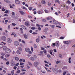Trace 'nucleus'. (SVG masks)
Instances as JSON below:
<instances>
[{
  "label": "nucleus",
  "instance_id": "nucleus-1",
  "mask_svg": "<svg viewBox=\"0 0 75 75\" xmlns=\"http://www.w3.org/2000/svg\"><path fill=\"white\" fill-rule=\"evenodd\" d=\"M5 52L6 53L10 54V53L11 52V50H10L9 48H7L6 50H5Z\"/></svg>",
  "mask_w": 75,
  "mask_h": 75
},
{
  "label": "nucleus",
  "instance_id": "nucleus-2",
  "mask_svg": "<svg viewBox=\"0 0 75 75\" xmlns=\"http://www.w3.org/2000/svg\"><path fill=\"white\" fill-rule=\"evenodd\" d=\"M39 64H40V63L37 62H35L34 63V65L35 67H37V65H39Z\"/></svg>",
  "mask_w": 75,
  "mask_h": 75
},
{
  "label": "nucleus",
  "instance_id": "nucleus-3",
  "mask_svg": "<svg viewBox=\"0 0 75 75\" xmlns=\"http://www.w3.org/2000/svg\"><path fill=\"white\" fill-rule=\"evenodd\" d=\"M14 44L15 45H16V46H18L19 45V42L17 41H15L14 42Z\"/></svg>",
  "mask_w": 75,
  "mask_h": 75
},
{
  "label": "nucleus",
  "instance_id": "nucleus-4",
  "mask_svg": "<svg viewBox=\"0 0 75 75\" xmlns=\"http://www.w3.org/2000/svg\"><path fill=\"white\" fill-rule=\"evenodd\" d=\"M25 25L27 26V27H28L30 26V23L27 21H26L25 23Z\"/></svg>",
  "mask_w": 75,
  "mask_h": 75
},
{
  "label": "nucleus",
  "instance_id": "nucleus-5",
  "mask_svg": "<svg viewBox=\"0 0 75 75\" xmlns=\"http://www.w3.org/2000/svg\"><path fill=\"white\" fill-rule=\"evenodd\" d=\"M7 40L8 42V43H11L12 41V40H11V39L10 38H8Z\"/></svg>",
  "mask_w": 75,
  "mask_h": 75
},
{
  "label": "nucleus",
  "instance_id": "nucleus-6",
  "mask_svg": "<svg viewBox=\"0 0 75 75\" xmlns=\"http://www.w3.org/2000/svg\"><path fill=\"white\" fill-rule=\"evenodd\" d=\"M15 3L16 4H20V2L18 0H16L15 1Z\"/></svg>",
  "mask_w": 75,
  "mask_h": 75
},
{
  "label": "nucleus",
  "instance_id": "nucleus-7",
  "mask_svg": "<svg viewBox=\"0 0 75 75\" xmlns=\"http://www.w3.org/2000/svg\"><path fill=\"white\" fill-rule=\"evenodd\" d=\"M55 44L56 45V46L57 47H58V46L59 45V41H57L56 42Z\"/></svg>",
  "mask_w": 75,
  "mask_h": 75
},
{
  "label": "nucleus",
  "instance_id": "nucleus-8",
  "mask_svg": "<svg viewBox=\"0 0 75 75\" xmlns=\"http://www.w3.org/2000/svg\"><path fill=\"white\" fill-rule=\"evenodd\" d=\"M1 39L3 41H6V37L5 36H3L2 37Z\"/></svg>",
  "mask_w": 75,
  "mask_h": 75
},
{
  "label": "nucleus",
  "instance_id": "nucleus-9",
  "mask_svg": "<svg viewBox=\"0 0 75 75\" xmlns=\"http://www.w3.org/2000/svg\"><path fill=\"white\" fill-rule=\"evenodd\" d=\"M53 52V50H51L49 52V53H50V54H51L52 55H53V56H54V54H52Z\"/></svg>",
  "mask_w": 75,
  "mask_h": 75
},
{
  "label": "nucleus",
  "instance_id": "nucleus-10",
  "mask_svg": "<svg viewBox=\"0 0 75 75\" xmlns=\"http://www.w3.org/2000/svg\"><path fill=\"white\" fill-rule=\"evenodd\" d=\"M70 42H71V41H65L64 42V44H68H68H69V43H70Z\"/></svg>",
  "mask_w": 75,
  "mask_h": 75
},
{
  "label": "nucleus",
  "instance_id": "nucleus-11",
  "mask_svg": "<svg viewBox=\"0 0 75 75\" xmlns=\"http://www.w3.org/2000/svg\"><path fill=\"white\" fill-rule=\"evenodd\" d=\"M19 13H20L21 14L22 16H23L24 14H25V13L23 11H19Z\"/></svg>",
  "mask_w": 75,
  "mask_h": 75
},
{
  "label": "nucleus",
  "instance_id": "nucleus-12",
  "mask_svg": "<svg viewBox=\"0 0 75 75\" xmlns=\"http://www.w3.org/2000/svg\"><path fill=\"white\" fill-rule=\"evenodd\" d=\"M21 27L24 29V30H26V27L24 26V25H21Z\"/></svg>",
  "mask_w": 75,
  "mask_h": 75
},
{
  "label": "nucleus",
  "instance_id": "nucleus-13",
  "mask_svg": "<svg viewBox=\"0 0 75 75\" xmlns=\"http://www.w3.org/2000/svg\"><path fill=\"white\" fill-rule=\"evenodd\" d=\"M30 60L31 61H34L35 59H34V58L33 57H31L30 58Z\"/></svg>",
  "mask_w": 75,
  "mask_h": 75
},
{
  "label": "nucleus",
  "instance_id": "nucleus-14",
  "mask_svg": "<svg viewBox=\"0 0 75 75\" xmlns=\"http://www.w3.org/2000/svg\"><path fill=\"white\" fill-rule=\"evenodd\" d=\"M53 23L54 24H56V25L58 24V22H57V21L55 20H54L53 21Z\"/></svg>",
  "mask_w": 75,
  "mask_h": 75
},
{
  "label": "nucleus",
  "instance_id": "nucleus-15",
  "mask_svg": "<svg viewBox=\"0 0 75 75\" xmlns=\"http://www.w3.org/2000/svg\"><path fill=\"white\" fill-rule=\"evenodd\" d=\"M25 50L26 52H29V51H30V49L28 48H25Z\"/></svg>",
  "mask_w": 75,
  "mask_h": 75
},
{
  "label": "nucleus",
  "instance_id": "nucleus-16",
  "mask_svg": "<svg viewBox=\"0 0 75 75\" xmlns=\"http://www.w3.org/2000/svg\"><path fill=\"white\" fill-rule=\"evenodd\" d=\"M3 50H6L7 49V47L6 46H4V47H3Z\"/></svg>",
  "mask_w": 75,
  "mask_h": 75
},
{
  "label": "nucleus",
  "instance_id": "nucleus-17",
  "mask_svg": "<svg viewBox=\"0 0 75 75\" xmlns=\"http://www.w3.org/2000/svg\"><path fill=\"white\" fill-rule=\"evenodd\" d=\"M52 17H48L47 18V20H51V19H52Z\"/></svg>",
  "mask_w": 75,
  "mask_h": 75
},
{
  "label": "nucleus",
  "instance_id": "nucleus-18",
  "mask_svg": "<svg viewBox=\"0 0 75 75\" xmlns=\"http://www.w3.org/2000/svg\"><path fill=\"white\" fill-rule=\"evenodd\" d=\"M39 53L40 55H43V54H44L43 52H42V51H40Z\"/></svg>",
  "mask_w": 75,
  "mask_h": 75
},
{
  "label": "nucleus",
  "instance_id": "nucleus-19",
  "mask_svg": "<svg viewBox=\"0 0 75 75\" xmlns=\"http://www.w3.org/2000/svg\"><path fill=\"white\" fill-rule=\"evenodd\" d=\"M14 35V37H16L17 35H16V33H12L11 34V35Z\"/></svg>",
  "mask_w": 75,
  "mask_h": 75
},
{
  "label": "nucleus",
  "instance_id": "nucleus-20",
  "mask_svg": "<svg viewBox=\"0 0 75 75\" xmlns=\"http://www.w3.org/2000/svg\"><path fill=\"white\" fill-rule=\"evenodd\" d=\"M5 2H6V3H10V1H8V0H4Z\"/></svg>",
  "mask_w": 75,
  "mask_h": 75
},
{
  "label": "nucleus",
  "instance_id": "nucleus-21",
  "mask_svg": "<svg viewBox=\"0 0 75 75\" xmlns=\"http://www.w3.org/2000/svg\"><path fill=\"white\" fill-rule=\"evenodd\" d=\"M21 8H22L23 9H25V10H27V9L26 8H25V7L23 6H22Z\"/></svg>",
  "mask_w": 75,
  "mask_h": 75
},
{
  "label": "nucleus",
  "instance_id": "nucleus-22",
  "mask_svg": "<svg viewBox=\"0 0 75 75\" xmlns=\"http://www.w3.org/2000/svg\"><path fill=\"white\" fill-rule=\"evenodd\" d=\"M28 8L29 10L31 11L32 9H33V7L31 6H30L28 7Z\"/></svg>",
  "mask_w": 75,
  "mask_h": 75
},
{
  "label": "nucleus",
  "instance_id": "nucleus-23",
  "mask_svg": "<svg viewBox=\"0 0 75 75\" xmlns=\"http://www.w3.org/2000/svg\"><path fill=\"white\" fill-rule=\"evenodd\" d=\"M55 3H58L59 4H60V1L59 0H56L55 1Z\"/></svg>",
  "mask_w": 75,
  "mask_h": 75
},
{
  "label": "nucleus",
  "instance_id": "nucleus-24",
  "mask_svg": "<svg viewBox=\"0 0 75 75\" xmlns=\"http://www.w3.org/2000/svg\"><path fill=\"white\" fill-rule=\"evenodd\" d=\"M66 3L68 4H71V2L69 0H68Z\"/></svg>",
  "mask_w": 75,
  "mask_h": 75
},
{
  "label": "nucleus",
  "instance_id": "nucleus-25",
  "mask_svg": "<svg viewBox=\"0 0 75 75\" xmlns=\"http://www.w3.org/2000/svg\"><path fill=\"white\" fill-rule=\"evenodd\" d=\"M42 4H45L46 2H45V1H42Z\"/></svg>",
  "mask_w": 75,
  "mask_h": 75
},
{
  "label": "nucleus",
  "instance_id": "nucleus-26",
  "mask_svg": "<svg viewBox=\"0 0 75 75\" xmlns=\"http://www.w3.org/2000/svg\"><path fill=\"white\" fill-rule=\"evenodd\" d=\"M16 53L17 54H21V52H20V51L19 50H17V51Z\"/></svg>",
  "mask_w": 75,
  "mask_h": 75
},
{
  "label": "nucleus",
  "instance_id": "nucleus-27",
  "mask_svg": "<svg viewBox=\"0 0 75 75\" xmlns=\"http://www.w3.org/2000/svg\"><path fill=\"white\" fill-rule=\"evenodd\" d=\"M15 60L16 61H19V58L16 57H15Z\"/></svg>",
  "mask_w": 75,
  "mask_h": 75
},
{
  "label": "nucleus",
  "instance_id": "nucleus-28",
  "mask_svg": "<svg viewBox=\"0 0 75 75\" xmlns=\"http://www.w3.org/2000/svg\"><path fill=\"white\" fill-rule=\"evenodd\" d=\"M23 35L24 37L25 38V39H27V35L25 34H24Z\"/></svg>",
  "mask_w": 75,
  "mask_h": 75
},
{
  "label": "nucleus",
  "instance_id": "nucleus-29",
  "mask_svg": "<svg viewBox=\"0 0 75 75\" xmlns=\"http://www.w3.org/2000/svg\"><path fill=\"white\" fill-rule=\"evenodd\" d=\"M71 58L69 57V63H71Z\"/></svg>",
  "mask_w": 75,
  "mask_h": 75
},
{
  "label": "nucleus",
  "instance_id": "nucleus-30",
  "mask_svg": "<svg viewBox=\"0 0 75 75\" xmlns=\"http://www.w3.org/2000/svg\"><path fill=\"white\" fill-rule=\"evenodd\" d=\"M36 41L37 42H39V41H40V40L39 39V38H37L36 39Z\"/></svg>",
  "mask_w": 75,
  "mask_h": 75
},
{
  "label": "nucleus",
  "instance_id": "nucleus-31",
  "mask_svg": "<svg viewBox=\"0 0 75 75\" xmlns=\"http://www.w3.org/2000/svg\"><path fill=\"white\" fill-rule=\"evenodd\" d=\"M2 47H3V45L2 44H0V48H1Z\"/></svg>",
  "mask_w": 75,
  "mask_h": 75
},
{
  "label": "nucleus",
  "instance_id": "nucleus-32",
  "mask_svg": "<svg viewBox=\"0 0 75 75\" xmlns=\"http://www.w3.org/2000/svg\"><path fill=\"white\" fill-rule=\"evenodd\" d=\"M63 69H67V67L64 66L62 68Z\"/></svg>",
  "mask_w": 75,
  "mask_h": 75
},
{
  "label": "nucleus",
  "instance_id": "nucleus-33",
  "mask_svg": "<svg viewBox=\"0 0 75 75\" xmlns=\"http://www.w3.org/2000/svg\"><path fill=\"white\" fill-rule=\"evenodd\" d=\"M14 70H13L11 71V75H14Z\"/></svg>",
  "mask_w": 75,
  "mask_h": 75
},
{
  "label": "nucleus",
  "instance_id": "nucleus-34",
  "mask_svg": "<svg viewBox=\"0 0 75 75\" xmlns=\"http://www.w3.org/2000/svg\"><path fill=\"white\" fill-rule=\"evenodd\" d=\"M45 11L46 13H49V11H48L47 10H45Z\"/></svg>",
  "mask_w": 75,
  "mask_h": 75
},
{
  "label": "nucleus",
  "instance_id": "nucleus-35",
  "mask_svg": "<svg viewBox=\"0 0 75 75\" xmlns=\"http://www.w3.org/2000/svg\"><path fill=\"white\" fill-rule=\"evenodd\" d=\"M59 56L60 58H62V56L60 54H59Z\"/></svg>",
  "mask_w": 75,
  "mask_h": 75
},
{
  "label": "nucleus",
  "instance_id": "nucleus-36",
  "mask_svg": "<svg viewBox=\"0 0 75 75\" xmlns=\"http://www.w3.org/2000/svg\"><path fill=\"white\" fill-rule=\"evenodd\" d=\"M5 53H1V55H2V56H4L5 55Z\"/></svg>",
  "mask_w": 75,
  "mask_h": 75
},
{
  "label": "nucleus",
  "instance_id": "nucleus-37",
  "mask_svg": "<svg viewBox=\"0 0 75 75\" xmlns=\"http://www.w3.org/2000/svg\"><path fill=\"white\" fill-rule=\"evenodd\" d=\"M25 74V72H23V73H21L20 74L21 75H24Z\"/></svg>",
  "mask_w": 75,
  "mask_h": 75
},
{
  "label": "nucleus",
  "instance_id": "nucleus-38",
  "mask_svg": "<svg viewBox=\"0 0 75 75\" xmlns=\"http://www.w3.org/2000/svg\"><path fill=\"white\" fill-rule=\"evenodd\" d=\"M18 50H20V51H22V48L21 47H19L18 48Z\"/></svg>",
  "mask_w": 75,
  "mask_h": 75
},
{
  "label": "nucleus",
  "instance_id": "nucleus-39",
  "mask_svg": "<svg viewBox=\"0 0 75 75\" xmlns=\"http://www.w3.org/2000/svg\"><path fill=\"white\" fill-rule=\"evenodd\" d=\"M56 45H55V43H53L52 44V46L53 47H54V46H55Z\"/></svg>",
  "mask_w": 75,
  "mask_h": 75
},
{
  "label": "nucleus",
  "instance_id": "nucleus-40",
  "mask_svg": "<svg viewBox=\"0 0 75 75\" xmlns=\"http://www.w3.org/2000/svg\"><path fill=\"white\" fill-rule=\"evenodd\" d=\"M48 30V28H45V30H44V31H45V32H47Z\"/></svg>",
  "mask_w": 75,
  "mask_h": 75
},
{
  "label": "nucleus",
  "instance_id": "nucleus-41",
  "mask_svg": "<svg viewBox=\"0 0 75 75\" xmlns=\"http://www.w3.org/2000/svg\"><path fill=\"white\" fill-rule=\"evenodd\" d=\"M8 13V10H6L4 12V13H6V14H7Z\"/></svg>",
  "mask_w": 75,
  "mask_h": 75
},
{
  "label": "nucleus",
  "instance_id": "nucleus-42",
  "mask_svg": "<svg viewBox=\"0 0 75 75\" xmlns=\"http://www.w3.org/2000/svg\"><path fill=\"white\" fill-rule=\"evenodd\" d=\"M5 57H10V55L9 54H7L5 55Z\"/></svg>",
  "mask_w": 75,
  "mask_h": 75
},
{
  "label": "nucleus",
  "instance_id": "nucleus-43",
  "mask_svg": "<svg viewBox=\"0 0 75 75\" xmlns=\"http://www.w3.org/2000/svg\"><path fill=\"white\" fill-rule=\"evenodd\" d=\"M20 72H21L20 70H18V71H17L16 73H17V74H19V73H20Z\"/></svg>",
  "mask_w": 75,
  "mask_h": 75
},
{
  "label": "nucleus",
  "instance_id": "nucleus-44",
  "mask_svg": "<svg viewBox=\"0 0 75 75\" xmlns=\"http://www.w3.org/2000/svg\"><path fill=\"white\" fill-rule=\"evenodd\" d=\"M66 73H67V71H65L63 73V75H65V74H66Z\"/></svg>",
  "mask_w": 75,
  "mask_h": 75
},
{
  "label": "nucleus",
  "instance_id": "nucleus-45",
  "mask_svg": "<svg viewBox=\"0 0 75 75\" xmlns=\"http://www.w3.org/2000/svg\"><path fill=\"white\" fill-rule=\"evenodd\" d=\"M4 17H5V16H6V17H8V15L7 14H5L4 15Z\"/></svg>",
  "mask_w": 75,
  "mask_h": 75
},
{
  "label": "nucleus",
  "instance_id": "nucleus-46",
  "mask_svg": "<svg viewBox=\"0 0 75 75\" xmlns=\"http://www.w3.org/2000/svg\"><path fill=\"white\" fill-rule=\"evenodd\" d=\"M34 47L35 48H37V45L35 44H34Z\"/></svg>",
  "mask_w": 75,
  "mask_h": 75
},
{
  "label": "nucleus",
  "instance_id": "nucleus-47",
  "mask_svg": "<svg viewBox=\"0 0 75 75\" xmlns=\"http://www.w3.org/2000/svg\"><path fill=\"white\" fill-rule=\"evenodd\" d=\"M50 26L52 28H54V26H55L54 25H50Z\"/></svg>",
  "mask_w": 75,
  "mask_h": 75
},
{
  "label": "nucleus",
  "instance_id": "nucleus-48",
  "mask_svg": "<svg viewBox=\"0 0 75 75\" xmlns=\"http://www.w3.org/2000/svg\"><path fill=\"white\" fill-rule=\"evenodd\" d=\"M43 52L45 53V54H46V53H47V51L46 50H45L43 51Z\"/></svg>",
  "mask_w": 75,
  "mask_h": 75
},
{
  "label": "nucleus",
  "instance_id": "nucleus-49",
  "mask_svg": "<svg viewBox=\"0 0 75 75\" xmlns=\"http://www.w3.org/2000/svg\"><path fill=\"white\" fill-rule=\"evenodd\" d=\"M10 25H8V30H10Z\"/></svg>",
  "mask_w": 75,
  "mask_h": 75
},
{
  "label": "nucleus",
  "instance_id": "nucleus-50",
  "mask_svg": "<svg viewBox=\"0 0 75 75\" xmlns=\"http://www.w3.org/2000/svg\"><path fill=\"white\" fill-rule=\"evenodd\" d=\"M31 29L32 30H35V27H33L31 28Z\"/></svg>",
  "mask_w": 75,
  "mask_h": 75
},
{
  "label": "nucleus",
  "instance_id": "nucleus-51",
  "mask_svg": "<svg viewBox=\"0 0 75 75\" xmlns=\"http://www.w3.org/2000/svg\"><path fill=\"white\" fill-rule=\"evenodd\" d=\"M9 6H10V8H13V7L11 6V4H10V5H9Z\"/></svg>",
  "mask_w": 75,
  "mask_h": 75
},
{
  "label": "nucleus",
  "instance_id": "nucleus-52",
  "mask_svg": "<svg viewBox=\"0 0 75 75\" xmlns=\"http://www.w3.org/2000/svg\"><path fill=\"white\" fill-rule=\"evenodd\" d=\"M64 37H61L60 38V39H61V40H63L64 38Z\"/></svg>",
  "mask_w": 75,
  "mask_h": 75
},
{
  "label": "nucleus",
  "instance_id": "nucleus-53",
  "mask_svg": "<svg viewBox=\"0 0 75 75\" xmlns=\"http://www.w3.org/2000/svg\"><path fill=\"white\" fill-rule=\"evenodd\" d=\"M13 69H15V70H16V69H17V67H16V66H14L13 67Z\"/></svg>",
  "mask_w": 75,
  "mask_h": 75
},
{
  "label": "nucleus",
  "instance_id": "nucleus-54",
  "mask_svg": "<svg viewBox=\"0 0 75 75\" xmlns=\"http://www.w3.org/2000/svg\"><path fill=\"white\" fill-rule=\"evenodd\" d=\"M42 21L43 22H46V20L45 19H42Z\"/></svg>",
  "mask_w": 75,
  "mask_h": 75
},
{
  "label": "nucleus",
  "instance_id": "nucleus-55",
  "mask_svg": "<svg viewBox=\"0 0 75 75\" xmlns=\"http://www.w3.org/2000/svg\"><path fill=\"white\" fill-rule=\"evenodd\" d=\"M37 33H35V32H33L32 33V34H33L34 35H35V34H37Z\"/></svg>",
  "mask_w": 75,
  "mask_h": 75
},
{
  "label": "nucleus",
  "instance_id": "nucleus-56",
  "mask_svg": "<svg viewBox=\"0 0 75 75\" xmlns=\"http://www.w3.org/2000/svg\"><path fill=\"white\" fill-rule=\"evenodd\" d=\"M12 24L13 25V26H15V25H16V23H12Z\"/></svg>",
  "mask_w": 75,
  "mask_h": 75
},
{
  "label": "nucleus",
  "instance_id": "nucleus-57",
  "mask_svg": "<svg viewBox=\"0 0 75 75\" xmlns=\"http://www.w3.org/2000/svg\"><path fill=\"white\" fill-rule=\"evenodd\" d=\"M12 15H13V16H14V15H15V14L14 13V12H12Z\"/></svg>",
  "mask_w": 75,
  "mask_h": 75
},
{
  "label": "nucleus",
  "instance_id": "nucleus-58",
  "mask_svg": "<svg viewBox=\"0 0 75 75\" xmlns=\"http://www.w3.org/2000/svg\"><path fill=\"white\" fill-rule=\"evenodd\" d=\"M20 64V63H17L16 65H15L16 66H18V65H19Z\"/></svg>",
  "mask_w": 75,
  "mask_h": 75
},
{
  "label": "nucleus",
  "instance_id": "nucleus-59",
  "mask_svg": "<svg viewBox=\"0 0 75 75\" xmlns=\"http://www.w3.org/2000/svg\"><path fill=\"white\" fill-rule=\"evenodd\" d=\"M4 61H8V60L7 59H6V58H4Z\"/></svg>",
  "mask_w": 75,
  "mask_h": 75
},
{
  "label": "nucleus",
  "instance_id": "nucleus-60",
  "mask_svg": "<svg viewBox=\"0 0 75 75\" xmlns=\"http://www.w3.org/2000/svg\"><path fill=\"white\" fill-rule=\"evenodd\" d=\"M20 65H24V63L20 62Z\"/></svg>",
  "mask_w": 75,
  "mask_h": 75
},
{
  "label": "nucleus",
  "instance_id": "nucleus-61",
  "mask_svg": "<svg viewBox=\"0 0 75 75\" xmlns=\"http://www.w3.org/2000/svg\"><path fill=\"white\" fill-rule=\"evenodd\" d=\"M6 10V9H5L4 8H3L2 9V11H5Z\"/></svg>",
  "mask_w": 75,
  "mask_h": 75
},
{
  "label": "nucleus",
  "instance_id": "nucleus-62",
  "mask_svg": "<svg viewBox=\"0 0 75 75\" xmlns=\"http://www.w3.org/2000/svg\"><path fill=\"white\" fill-rule=\"evenodd\" d=\"M54 72L55 74H57L58 73V71L56 70H55Z\"/></svg>",
  "mask_w": 75,
  "mask_h": 75
},
{
  "label": "nucleus",
  "instance_id": "nucleus-63",
  "mask_svg": "<svg viewBox=\"0 0 75 75\" xmlns=\"http://www.w3.org/2000/svg\"><path fill=\"white\" fill-rule=\"evenodd\" d=\"M6 65H8L9 64V62H7L6 63Z\"/></svg>",
  "mask_w": 75,
  "mask_h": 75
},
{
  "label": "nucleus",
  "instance_id": "nucleus-64",
  "mask_svg": "<svg viewBox=\"0 0 75 75\" xmlns=\"http://www.w3.org/2000/svg\"><path fill=\"white\" fill-rule=\"evenodd\" d=\"M41 50H45V48L44 47H41Z\"/></svg>",
  "mask_w": 75,
  "mask_h": 75
}]
</instances>
